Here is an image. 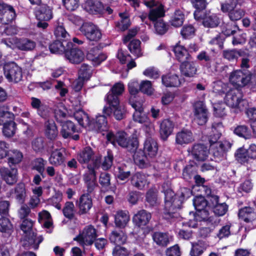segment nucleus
I'll return each instance as SVG.
<instances>
[{
  "instance_id": "nucleus-1",
  "label": "nucleus",
  "mask_w": 256,
  "mask_h": 256,
  "mask_svg": "<svg viewBox=\"0 0 256 256\" xmlns=\"http://www.w3.org/2000/svg\"><path fill=\"white\" fill-rule=\"evenodd\" d=\"M192 190L189 188H182L176 194L171 188L164 190V205L162 216L166 220H170L177 218V212L180 209L185 200L192 195Z\"/></svg>"
},
{
  "instance_id": "nucleus-2",
  "label": "nucleus",
  "mask_w": 256,
  "mask_h": 256,
  "mask_svg": "<svg viewBox=\"0 0 256 256\" xmlns=\"http://www.w3.org/2000/svg\"><path fill=\"white\" fill-rule=\"evenodd\" d=\"M157 140L151 136L147 137L144 140L142 148H140L134 154L136 164L140 168H146L150 166V160L155 158L158 150Z\"/></svg>"
},
{
  "instance_id": "nucleus-3",
  "label": "nucleus",
  "mask_w": 256,
  "mask_h": 256,
  "mask_svg": "<svg viewBox=\"0 0 256 256\" xmlns=\"http://www.w3.org/2000/svg\"><path fill=\"white\" fill-rule=\"evenodd\" d=\"M73 113L79 124L83 128H88L89 130L97 132H105L108 130L106 116L104 114H98L96 119L92 118L88 113Z\"/></svg>"
},
{
  "instance_id": "nucleus-4",
  "label": "nucleus",
  "mask_w": 256,
  "mask_h": 256,
  "mask_svg": "<svg viewBox=\"0 0 256 256\" xmlns=\"http://www.w3.org/2000/svg\"><path fill=\"white\" fill-rule=\"evenodd\" d=\"M124 90V86L122 82L116 83L112 87L111 92L108 93L106 96V105L104 108L103 112H115L120 111L119 106L118 96L122 94Z\"/></svg>"
},
{
  "instance_id": "nucleus-5",
  "label": "nucleus",
  "mask_w": 256,
  "mask_h": 256,
  "mask_svg": "<svg viewBox=\"0 0 256 256\" xmlns=\"http://www.w3.org/2000/svg\"><path fill=\"white\" fill-rule=\"evenodd\" d=\"M96 230L92 225L86 226L74 238V240L76 241L79 244L83 247L92 246L97 237Z\"/></svg>"
},
{
  "instance_id": "nucleus-6",
  "label": "nucleus",
  "mask_w": 256,
  "mask_h": 256,
  "mask_svg": "<svg viewBox=\"0 0 256 256\" xmlns=\"http://www.w3.org/2000/svg\"><path fill=\"white\" fill-rule=\"evenodd\" d=\"M81 132L80 126L71 120H66L62 124L60 133L64 138L78 140L80 138V134Z\"/></svg>"
},
{
  "instance_id": "nucleus-7",
  "label": "nucleus",
  "mask_w": 256,
  "mask_h": 256,
  "mask_svg": "<svg viewBox=\"0 0 256 256\" xmlns=\"http://www.w3.org/2000/svg\"><path fill=\"white\" fill-rule=\"evenodd\" d=\"M2 42L12 49L18 48L24 51L32 50L36 46L34 42L27 38L18 39L16 38H12L2 40Z\"/></svg>"
},
{
  "instance_id": "nucleus-8",
  "label": "nucleus",
  "mask_w": 256,
  "mask_h": 256,
  "mask_svg": "<svg viewBox=\"0 0 256 256\" xmlns=\"http://www.w3.org/2000/svg\"><path fill=\"white\" fill-rule=\"evenodd\" d=\"M4 75L10 82H18L22 78V70L14 62L6 64L4 66Z\"/></svg>"
},
{
  "instance_id": "nucleus-9",
  "label": "nucleus",
  "mask_w": 256,
  "mask_h": 256,
  "mask_svg": "<svg viewBox=\"0 0 256 256\" xmlns=\"http://www.w3.org/2000/svg\"><path fill=\"white\" fill-rule=\"evenodd\" d=\"M251 78V75L248 72L236 70L230 74L229 80L234 86L240 88L246 85Z\"/></svg>"
},
{
  "instance_id": "nucleus-10",
  "label": "nucleus",
  "mask_w": 256,
  "mask_h": 256,
  "mask_svg": "<svg viewBox=\"0 0 256 256\" xmlns=\"http://www.w3.org/2000/svg\"><path fill=\"white\" fill-rule=\"evenodd\" d=\"M192 158L198 162H204L207 160L210 154V150L204 144H194L189 151Z\"/></svg>"
},
{
  "instance_id": "nucleus-11",
  "label": "nucleus",
  "mask_w": 256,
  "mask_h": 256,
  "mask_svg": "<svg viewBox=\"0 0 256 256\" xmlns=\"http://www.w3.org/2000/svg\"><path fill=\"white\" fill-rule=\"evenodd\" d=\"M80 30L90 40L98 42L102 38V33L99 28L92 24H84L80 28Z\"/></svg>"
},
{
  "instance_id": "nucleus-12",
  "label": "nucleus",
  "mask_w": 256,
  "mask_h": 256,
  "mask_svg": "<svg viewBox=\"0 0 256 256\" xmlns=\"http://www.w3.org/2000/svg\"><path fill=\"white\" fill-rule=\"evenodd\" d=\"M145 5L151 9L148 14V18L152 22H156L164 16V6L154 0L145 1Z\"/></svg>"
},
{
  "instance_id": "nucleus-13",
  "label": "nucleus",
  "mask_w": 256,
  "mask_h": 256,
  "mask_svg": "<svg viewBox=\"0 0 256 256\" xmlns=\"http://www.w3.org/2000/svg\"><path fill=\"white\" fill-rule=\"evenodd\" d=\"M129 136L128 134L124 130H119L115 134L112 132H109L106 135V138L108 142L111 143L114 146L118 144L123 148Z\"/></svg>"
},
{
  "instance_id": "nucleus-14",
  "label": "nucleus",
  "mask_w": 256,
  "mask_h": 256,
  "mask_svg": "<svg viewBox=\"0 0 256 256\" xmlns=\"http://www.w3.org/2000/svg\"><path fill=\"white\" fill-rule=\"evenodd\" d=\"M128 91L130 95L129 99V103L132 106L137 112H142L143 110L142 104L140 102L134 101V98H136V95L138 93L140 84L136 80L131 81L128 85Z\"/></svg>"
},
{
  "instance_id": "nucleus-15",
  "label": "nucleus",
  "mask_w": 256,
  "mask_h": 256,
  "mask_svg": "<svg viewBox=\"0 0 256 256\" xmlns=\"http://www.w3.org/2000/svg\"><path fill=\"white\" fill-rule=\"evenodd\" d=\"M18 169L16 167H2L0 168V176L6 184L12 186L18 181Z\"/></svg>"
},
{
  "instance_id": "nucleus-16",
  "label": "nucleus",
  "mask_w": 256,
  "mask_h": 256,
  "mask_svg": "<svg viewBox=\"0 0 256 256\" xmlns=\"http://www.w3.org/2000/svg\"><path fill=\"white\" fill-rule=\"evenodd\" d=\"M76 206L78 208L77 214L79 216L86 214L88 213L92 206V199L88 194H82L78 200L76 202Z\"/></svg>"
},
{
  "instance_id": "nucleus-17",
  "label": "nucleus",
  "mask_w": 256,
  "mask_h": 256,
  "mask_svg": "<svg viewBox=\"0 0 256 256\" xmlns=\"http://www.w3.org/2000/svg\"><path fill=\"white\" fill-rule=\"evenodd\" d=\"M43 238L42 236L36 237V234L32 232L25 234L23 240V246L26 249H34L37 250L39 244L42 242Z\"/></svg>"
},
{
  "instance_id": "nucleus-18",
  "label": "nucleus",
  "mask_w": 256,
  "mask_h": 256,
  "mask_svg": "<svg viewBox=\"0 0 256 256\" xmlns=\"http://www.w3.org/2000/svg\"><path fill=\"white\" fill-rule=\"evenodd\" d=\"M174 123L170 118L163 120L160 124L159 129L160 138L163 142L166 141L168 137L172 134Z\"/></svg>"
},
{
  "instance_id": "nucleus-19",
  "label": "nucleus",
  "mask_w": 256,
  "mask_h": 256,
  "mask_svg": "<svg viewBox=\"0 0 256 256\" xmlns=\"http://www.w3.org/2000/svg\"><path fill=\"white\" fill-rule=\"evenodd\" d=\"M242 97V94L238 90L237 88L231 90L226 94L225 102L226 104L230 107H237L240 104L244 105L246 103L245 101L241 102Z\"/></svg>"
},
{
  "instance_id": "nucleus-20",
  "label": "nucleus",
  "mask_w": 256,
  "mask_h": 256,
  "mask_svg": "<svg viewBox=\"0 0 256 256\" xmlns=\"http://www.w3.org/2000/svg\"><path fill=\"white\" fill-rule=\"evenodd\" d=\"M9 194L18 204H24L26 197V190L24 183L20 182L17 184L14 188L10 190Z\"/></svg>"
},
{
  "instance_id": "nucleus-21",
  "label": "nucleus",
  "mask_w": 256,
  "mask_h": 256,
  "mask_svg": "<svg viewBox=\"0 0 256 256\" xmlns=\"http://www.w3.org/2000/svg\"><path fill=\"white\" fill-rule=\"evenodd\" d=\"M238 217L240 220L245 223H252L256 220L255 208L251 206H244L239 209Z\"/></svg>"
},
{
  "instance_id": "nucleus-22",
  "label": "nucleus",
  "mask_w": 256,
  "mask_h": 256,
  "mask_svg": "<svg viewBox=\"0 0 256 256\" xmlns=\"http://www.w3.org/2000/svg\"><path fill=\"white\" fill-rule=\"evenodd\" d=\"M127 235L122 229L114 228L109 234L108 239L112 244L116 245H124L127 240Z\"/></svg>"
},
{
  "instance_id": "nucleus-23",
  "label": "nucleus",
  "mask_w": 256,
  "mask_h": 256,
  "mask_svg": "<svg viewBox=\"0 0 256 256\" xmlns=\"http://www.w3.org/2000/svg\"><path fill=\"white\" fill-rule=\"evenodd\" d=\"M152 218V214L146 210H142L138 212L132 218L133 222L136 226L142 228L146 226Z\"/></svg>"
},
{
  "instance_id": "nucleus-24",
  "label": "nucleus",
  "mask_w": 256,
  "mask_h": 256,
  "mask_svg": "<svg viewBox=\"0 0 256 256\" xmlns=\"http://www.w3.org/2000/svg\"><path fill=\"white\" fill-rule=\"evenodd\" d=\"M194 220H195L194 224L192 222L190 221L189 226L192 228H196L198 226L197 222H206L208 223H212L213 218L210 216L209 211L206 208L196 210L194 214Z\"/></svg>"
},
{
  "instance_id": "nucleus-25",
  "label": "nucleus",
  "mask_w": 256,
  "mask_h": 256,
  "mask_svg": "<svg viewBox=\"0 0 256 256\" xmlns=\"http://www.w3.org/2000/svg\"><path fill=\"white\" fill-rule=\"evenodd\" d=\"M131 184L139 190L144 189L145 186L148 184L147 176L140 172H136L130 177Z\"/></svg>"
},
{
  "instance_id": "nucleus-26",
  "label": "nucleus",
  "mask_w": 256,
  "mask_h": 256,
  "mask_svg": "<svg viewBox=\"0 0 256 256\" xmlns=\"http://www.w3.org/2000/svg\"><path fill=\"white\" fill-rule=\"evenodd\" d=\"M88 170L84 174V180L87 186V191L91 193L94 190L96 181V172L91 168L90 166H87Z\"/></svg>"
},
{
  "instance_id": "nucleus-27",
  "label": "nucleus",
  "mask_w": 256,
  "mask_h": 256,
  "mask_svg": "<svg viewBox=\"0 0 256 256\" xmlns=\"http://www.w3.org/2000/svg\"><path fill=\"white\" fill-rule=\"evenodd\" d=\"M14 16L15 13L12 7L4 4H0V20L2 24L8 23Z\"/></svg>"
},
{
  "instance_id": "nucleus-28",
  "label": "nucleus",
  "mask_w": 256,
  "mask_h": 256,
  "mask_svg": "<svg viewBox=\"0 0 256 256\" xmlns=\"http://www.w3.org/2000/svg\"><path fill=\"white\" fill-rule=\"evenodd\" d=\"M72 44L70 42L64 40L61 42L58 40L51 44L50 45L49 48L51 52L54 54H65L67 48H72Z\"/></svg>"
},
{
  "instance_id": "nucleus-29",
  "label": "nucleus",
  "mask_w": 256,
  "mask_h": 256,
  "mask_svg": "<svg viewBox=\"0 0 256 256\" xmlns=\"http://www.w3.org/2000/svg\"><path fill=\"white\" fill-rule=\"evenodd\" d=\"M66 58L72 63L78 64L84 58V53L80 49L67 48L64 54Z\"/></svg>"
},
{
  "instance_id": "nucleus-30",
  "label": "nucleus",
  "mask_w": 256,
  "mask_h": 256,
  "mask_svg": "<svg viewBox=\"0 0 256 256\" xmlns=\"http://www.w3.org/2000/svg\"><path fill=\"white\" fill-rule=\"evenodd\" d=\"M94 152L92 148L87 146L83 148L77 154V160L81 164H88L94 158Z\"/></svg>"
},
{
  "instance_id": "nucleus-31",
  "label": "nucleus",
  "mask_w": 256,
  "mask_h": 256,
  "mask_svg": "<svg viewBox=\"0 0 256 256\" xmlns=\"http://www.w3.org/2000/svg\"><path fill=\"white\" fill-rule=\"evenodd\" d=\"M66 158L61 149H56L51 152L48 161L50 164L58 166L64 165Z\"/></svg>"
},
{
  "instance_id": "nucleus-32",
  "label": "nucleus",
  "mask_w": 256,
  "mask_h": 256,
  "mask_svg": "<svg viewBox=\"0 0 256 256\" xmlns=\"http://www.w3.org/2000/svg\"><path fill=\"white\" fill-rule=\"evenodd\" d=\"M193 164L190 163L186 164L183 168L182 178L185 181L190 182L198 173V166L195 162L192 161Z\"/></svg>"
},
{
  "instance_id": "nucleus-33",
  "label": "nucleus",
  "mask_w": 256,
  "mask_h": 256,
  "mask_svg": "<svg viewBox=\"0 0 256 256\" xmlns=\"http://www.w3.org/2000/svg\"><path fill=\"white\" fill-rule=\"evenodd\" d=\"M198 20H202L203 25L207 28L216 27L220 22V19L217 16L210 12L202 15V18Z\"/></svg>"
},
{
  "instance_id": "nucleus-34",
  "label": "nucleus",
  "mask_w": 256,
  "mask_h": 256,
  "mask_svg": "<svg viewBox=\"0 0 256 256\" xmlns=\"http://www.w3.org/2000/svg\"><path fill=\"white\" fill-rule=\"evenodd\" d=\"M191 246L189 253L190 256H202L206 250L208 246L206 243L202 240L191 242Z\"/></svg>"
},
{
  "instance_id": "nucleus-35",
  "label": "nucleus",
  "mask_w": 256,
  "mask_h": 256,
  "mask_svg": "<svg viewBox=\"0 0 256 256\" xmlns=\"http://www.w3.org/2000/svg\"><path fill=\"white\" fill-rule=\"evenodd\" d=\"M180 70L182 74L186 77H193L197 72L195 64L190 60L182 62Z\"/></svg>"
},
{
  "instance_id": "nucleus-36",
  "label": "nucleus",
  "mask_w": 256,
  "mask_h": 256,
  "mask_svg": "<svg viewBox=\"0 0 256 256\" xmlns=\"http://www.w3.org/2000/svg\"><path fill=\"white\" fill-rule=\"evenodd\" d=\"M232 144L227 141L220 142L212 150L214 158H223L226 152L230 148Z\"/></svg>"
},
{
  "instance_id": "nucleus-37",
  "label": "nucleus",
  "mask_w": 256,
  "mask_h": 256,
  "mask_svg": "<svg viewBox=\"0 0 256 256\" xmlns=\"http://www.w3.org/2000/svg\"><path fill=\"white\" fill-rule=\"evenodd\" d=\"M152 239L157 246L166 247L170 243L168 233L161 232H154L152 234Z\"/></svg>"
},
{
  "instance_id": "nucleus-38",
  "label": "nucleus",
  "mask_w": 256,
  "mask_h": 256,
  "mask_svg": "<svg viewBox=\"0 0 256 256\" xmlns=\"http://www.w3.org/2000/svg\"><path fill=\"white\" fill-rule=\"evenodd\" d=\"M36 18L39 20L47 21L52 17V11L49 6L42 4L39 6L36 12Z\"/></svg>"
},
{
  "instance_id": "nucleus-39",
  "label": "nucleus",
  "mask_w": 256,
  "mask_h": 256,
  "mask_svg": "<svg viewBox=\"0 0 256 256\" xmlns=\"http://www.w3.org/2000/svg\"><path fill=\"white\" fill-rule=\"evenodd\" d=\"M193 140L192 133L190 130H182L178 132L176 136V143L181 146L188 144Z\"/></svg>"
},
{
  "instance_id": "nucleus-40",
  "label": "nucleus",
  "mask_w": 256,
  "mask_h": 256,
  "mask_svg": "<svg viewBox=\"0 0 256 256\" xmlns=\"http://www.w3.org/2000/svg\"><path fill=\"white\" fill-rule=\"evenodd\" d=\"M139 145V140L136 134H132L129 136L123 148L126 149L128 152L134 154L138 149Z\"/></svg>"
},
{
  "instance_id": "nucleus-41",
  "label": "nucleus",
  "mask_w": 256,
  "mask_h": 256,
  "mask_svg": "<svg viewBox=\"0 0 256 256\" xmlns=\"http://www.w3.org/2000/svg\"><path fill=\"white\" fill-rule=\"evenodd\" d=\"M174 51L176 58L180 62H184L190 60V56L186 49L180 42L177 43L174 48Z\"/></svg>"
},
{
  "instance_id": "nucleus-42",
  "label": "nucleus",
  "mask_w": 256,
  "mask_h": 256,
  "mask_svg": "<svg viewBox=\"0 0 256 256\" xmlns=\"http://www.w3.org/2000/svg\"><path fill=\"white\" fill-rule=\"evenodd\" d=\"M84 9L92 14L100 13L103 10V6L100 2L88 0L84 5Z\"/></svg>"
},
{
  "instance_id": "nucleus-43",
  "label": "nucleus",
  "mask_w": 256,
  "mask_h": 256,
  "mask_svg": "<svg viewBox=\"0 0 256 256\" xmlns=\"http://www.w3.org/2000/svg\"><path fill=\"white\" fill-rule=\"evenodd\" d=\"M128 221L129 216L126 211H118L114 215V224L116 228L120 229L124 228Z\"/></svg>"
},
{
  "instance_id": "nucleus-44",
  "label": "nucleus",
  "mask_w": 256,
  "mask_h": 256,
  "mask_svg": "<svg viewBox=\"0 0 256 256\" xmlns=\"http://www.w3.org/2000/svg\"><path fill=\"white\" fill-rule=\"evenodd\" d=\"M58 130L56 123L53 121L48 120L46 122L44 134L50 140H54L58 135Z\"/></svg>"
},
{
  "instance_id": "nucleus-45",
  "label": "nucleus",
  "mask_w": 256,
  "mask_h": 256,
  "mask_svg": "<svg viewBox=\"0 0 256 256\" xmlns=\"http://www.w3.org/2000/svg\"><path fill=\"white\" fill-rule=\"evenodd\" d=\"M110 174L106 172H102L99 178V183L101 186L102 188L106 191H114L116 190V188L110 186Z\"/></svg>"
},
{
  "instance_id": "nucleus-46",
  "label": "nucleus",
  "mask_w": 256,
  "mask_h": 256,
  "mask_svg": "<svg viewBox=\"0 0 256 256\" xmlns=\"http://www.w3.org/2000/svg\"><path fill=\"white\" fill-rule=\"evenodd\" d=\"M116 170V177L118 180L126 182L129 180L130 177L132 176L130 171L125 164L118 166Z\"/></svg>"
},
{
  "instance_id": "nucleus-47",
  "label": "nucleus",
  "mask_w": 256,
  "mask_h": 256,
  "mask_svg": "<svg viewBox=\"0 0 256 256\" xmlns=\"http://www.w3.org/2000/svg\"><path fill=\"white\" fill-rule=\"evenodd\" d=\"M162 84L167 87L178 86L181 82L178 76L175 74H170L162 77Z\"/></svg>"
},
{
  "instance_id": "nucleus-48",
  "label": "nucleus",
  "mask_w": 256,
  "mask_h": 256,
  "mask_svg": "<svg viewBox=\"0 0 256 256\" xmlns=\"http://www.w3.org/2000/svg\"><path fill=\"white\" fill-rule=\"evenodd\" d=\"M193 6L196 8L194 12V17L196 20H199L202 18V15L204 13L202 10L204 9L207 5L206 0H191Z\"/></svg>"
},
{
  "instance_id": "nucleus-49",
  "label": "nucleus",
  "mask_w": 256,
  "mask_h": 256,
  "mask_svg": "<svg viewBox=\"0 0 256 256\" xmlns=\"http://www.w3.org/2000/svg\"><path fill=\"white\" fill-rule=\"evenodd\" d=\"M23 158L22 153L18 150L11 152L8 158V164L10 166L16 167V164L20 163Z\"/></svg>"
},
{
  "instance_id": "nucleus-50",
  "label": "nucleus",
  "mask_w": 256,
  "mask_h": 256,
  "mask_svg": "<svg viewBox=\"0 0 256 256\" xmlns=\"http://www.w3.org/2000/svg\"><path fill=\"white\" fill-rule=\"evenodd\" d=\"M247 150L244 147L238 148L234 154L236 160L241 164H248L250 161Z\"/></svg>"
},
{
  "instance_id": "nucleus-51",
  "label": "nucleus",
  "mask_w": 256,
  "mask_h": 256,
  "mask_svg": "<svg viewBox=\"0 0 256 256\" xmlns=\"http://www.w3.org/2000/svg\"><path fill=\"white\" fill-rule=\"evenodd\" d=\"M234 133L239 137L244 139H249L251 138V132L248 126L245 125L238 126L234 130Z\"/></svg>"
},
{
  "instance_id": "nucleus-52",
  "label": "nucleus",
  "mask_w": 256,
  "mask_h": 256,
  "mask_svg": "<svg viewBox=\"0 0 256 256\" xmlns=\"http://www.w3.org/2000/svg\"><path fill=\"white\" fill-rule=\"evenodd\" d=\"M46 144L45 138L43 137L36 138L32 142V148L36 152H42Z\"/></svg>"
},
{
  "instance_id": "nucleus-53",
  "label": "nucleus",
  "mask_w": 256,
  "mask_h": 256,
  "mask_svg": "<svg viewBox=\"0 0 256 256\" xmlns=\"http://www.w3.org/2000/svg\"><path fill=\"white\" fill-rule=\"evenodd\" d=\"M244 1V0H228L226 2L221 4V10L224 12H229L237 5H242Z\"/></svg>"
},
{
  "instance_id": "nucleus-54",
  "label": "nucleus",
  "mask_w": 256,
  "mask_h": 256,
  "mask_svg": "<svg viewBox=\"0 0 256 256\" xmlns=\"http://www.w3.org/2000/svg\"><path fill=\"white\" fill-rule=\"evenodd\" d=\"M74 206L72 202H66L62 209L64 216L70 220L74 219Z\"/></svg>"
},
{
  "instance_id": "nucleus-55",
  "label": "nucleus",
  "mask_w": 256,
  "mask_h": 256,
  "mask_svg": "<svg viewBox=\"0 0 256 256\" xmlns=\"http://www.w3.org/2000/svg\"><path fill=\"white\" fill-rule=\"evenodd\" d=\"M16 128V124L14 120L8 124H5L3 126L2 133L7 138H11L13 136L15 133Z\"/></svg>"
},
{
  "instance_id": "nucleus-56",
  "label": "nucleus",
  "mask_w": 256,
  "mask_h": 256,
  "mask_svg": "<svg viewBox=\"0 0 256 256\" xmlns=\"http://www.w3.org/2000/svg\"><path fill=\"white\" fill-rule=\"evenodd\" d=\"M208 202L204 196L202 195L195 196L193 199V204L196 210H199L206 208Z\"/></svg>"
},
{
  "instance_id": "nucleus-57",
  "label": "nucleus",
  "mask_w": 256,
  "mask_h": 256,
  "mask_svg": "<svg viewBox=\"0 0 256 256\" xmlns=\"http://www.w3.org/2000/svg\"><path fill=\"white\" fill-rule=\"evenodd\" d=\"M140 42L138 40H132L128 45V49L130 52L137 58L142 56L140 46Z\"/></svg>"
},
{
  "instance_id": "nucleus-58",
  "label": "nucleus",
  "mask_w": 256,
  "mask_h": 256,
  "mask_svg": "<svg viewBox=\"0 0 256 256\" xmlns=\"http://www.w3.org/2000/svg\"><path fill=\"white\" fill-rule=\"evenodd\" d=\"M120 16L121 20L117 24V27L121 30L124 31L126 30L130 26L129 15L128 12L120 13Z\"/></svg>"
},
{
  "instance_id": "nucleus-59",
  "label": "nucleus",
  "mask_w": 256,
  "mask_h": 256,
  "mask_svg": "<svg viewBox=\"0 0 256 256\" xmlns=\"http://www.w3.org/2000/svg\"><path fill=\"white\" fill-rule=\"evenodd\" d=\"M107 56L106 54L103 53L94 56L92 53L89 52L87 55V58L90 60L93 65L95 66L99 65L102 62L105 60Z\"/></svg>"
},
{
  "instance_id": "nucleus-60",
  "label": "nucleus",
  "mask_w": 256,
  "mask_h": 256,
  "mask_svg": "<svg viewBox=\"0 0 256 256\" xmlns=\"http://www.w3.org/2000/svg\"><path fill=\"white\" fill-rule=\"evenodd\" d=\"M184 20V15L180 10H176L174 12L170 20V24L172 26L178 27L181 26Z\"/></svg>"
},
{
  "instance_id": "nucleus-61",
  "label": "nucleus",
  "mask_w": 256,
  "mask_h": 256,
  "mask_svg": "<svg viewBox=\"0 0 256 256\" xmlns=\"http://www.w3.org/2000/svg\"><path fill=\"white\" fill-rule=\"evenodd\" d=\"M114 160V156L111 150H107V154L104 157V160L102 164V168L104 170H108L111 168Z\"/></svg>"
},
{
  "instance_id": "nucleus-62",
  "label": "nucleus",
  "mask_w": 256,
  "mask_h": 256,
  "mask_svg": "<svg viewBox=\"0 0 256 256\" xmlns=\"http://www.w3.org/2000/svg\"><path fill=\"white\" fill-rule=\"evenodd\" d=\"M92 71V70L90 66L86 64H83L81 66L79 70V76L80 78H83V79L87 80L90 78Z\"/></svg>"
},
{
  "instance_id": "nucleus-63",
  "label": "nucleus",
  "mask_w": 256,
  "mask_h": 256,
  "mask_svg": "<svg viewBox=\"0 0 256 256\" xmlns=\"http://www.w3.org/2000/svg\"><path fill=\"white\" fill-rule=\"evenodd\" d=\"M212 208L215 215L220 216L226 214L228 210V206L225 203H218Z\"/></svg>"
},
{
  "instance_id": "nucleus-64",
  "label": "nucleus",
  "mask_w": 256,
  "mask_h": 256,
  "mask_svg": "<svg viewBox=\"0 0 256 256\" xmlns=\"http://www.w3.org/2000/svg\"><path fill=\"white\" fill-rule=\"evenodd\" d=\"M122 245H116L112 250V256H128L130 251Z\"/></svg>"
}]
</instances>
